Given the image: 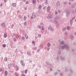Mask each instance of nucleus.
Masks as SVG:
<instances>
[{
  "mask_svg": "<svg viewBox=\"0 0 76 76\" xmlns=\"http://www.w3.org/2000/svg\"><path fill=\"white\" fill-rule=\"evenodd\" d=\"M23 1H25V0H23Z\"/></svg>",
  "mask_w": 76,
  "mask_h": 76,
  "instance_id": "obj_50",
  "label": "nucleus"
},
{
  "mask_svg": "<svg viewBox=\"0 0 76 76\" xmlns=\"http://www.w3.org/2000/svg\"><path fill=\"white\" fill-rule=\"evenodd\" d=\"M60 4V3L59 2H58V3L57 4V5H58L59 4Z\"/></svg>",
  "mask_w": 76,
  "mask_h": 76,
  "instance_id": "obj_29",
  "label": "nucleus"
},
{
  "mask_svg": "<svg viewBox=\"0 0 76 76\" xmlns=\"http://www.w3.org/2000/svg\"><path fill=\"white\" fill-rule=\"evenodd\" d=\"M50 30H51L52 31H53V29L52 28H51Z\"/></svg>",
  "mask_w": 76,
  "mask_h": 76,
  "instance_id": "obj_26",
  "label": "nucleus"
},
{
  "mask_svg": "<svg viewBox=\"0 0 76 76\" xmlns=\"http://www.w3.org/2000/svg\"><path fill=\"white\" fill-rule=\"evenodd\" d=\"M5 73L6 76H7V74H8L7 71H5Z\"/></svg>",
  "mask_w": 76,
  "mask_h": 76,
  "instance_id": "obj_5",
  "label": "nucleus"
},
{
  "mask_svg": "<svg viewBox=\"0 0 76 76\" xmlns=\"http://www.w3.org/2000/svg\"><path fill=\"white\" fill-rule=\"evenodd\" d=\"M1 26L3 28H5V24L4 23H3L2 24Z\"/></svg>",
  "mask_w": 76,
  "mask_h": 76,
  "instance_id": "obj_3",
  "label": "nucleus"
},
{
  "mask_svg": "<svg viewBox=\"0 0 76 76\" xmlns=\"http://www.w3.org/2000/svg\"><path fill=\"white\" fill-rule=\"evenodd\" d=\"M67 46V45H65V46Z\"/></svg>",
  "mask_w": 76,
  "mask_h": 76,
  "instance_id": "obj_53",
  "label": "nucleus"
},
{
  "mask_svg": "<svg viewBox=\"0 0 76 76\" xmlns=\"http://www.w3.org/2000/svg\"><path fill=\"white\" fill-rule=\"evenodd\" d=\"M24 10H27V8H25L24 9Z\"/></svg>",
  "mask_w": 76,
  "mask_h": 76,
  "instance_id": "obj_41",
  "label": "nucleus"
},
{
  "mask_svg": "<svg viewBox=\"0 0 76 76\" xmlns=\"http://www.w3.org/2000/svg\"><path fill=\"white\" fill-rule=\"evenodd\" d=\"M32 44H35V42L34 41H33L32 42Z\"/></svg>",
  "mask_w": 76,
  "mask_h": 76,
  "instance_id": "obj_23",
  "label": "nucleus"
},
{
  "mask_svg": "<svg viewBox=\"0 0 76 76\" xmlns=\"http://www.w3.org/2000/svg\"><path fill=\"white\" fill-rule=\"evenodd\" d=\"M36 2V0H32V3H35Z\"/></svg>",
  "mask_w": 76,
  "mask_h": 76,
  "instance_id": "obj_7",
  "label": "nucleus"
},
{
  "mask_svg": "<svg viewBox=\"0 0 76 76\" xmlns=\"http://www.w3.org/2000/svg\"><path fill=\"white\" fill-rule=\"evenodd\" d=\"M59 18L58 17H57L56 18V20H57L58 19H59Z\"/></svg>",
  "mask_w": 76,
  "mask_h": 76,
  "instance_id": "obj_17",
  "label": "nucleus"
},
{
  "mask_svg": "<svg viewBox=\"0 0 76 76\" xmlns=\"http://www.w3.org/2000/svg\"><path fill=\"white\" fill-rule=\"evenodd\" d=\"M67 15V14H66Z\"/></svg>",
  "mask_w": 76,
  "mask_h": 76,
  "instance_id": "obj_64",
  "label": "nucleus"
},
{
  "mask_svg": "<svg viewBox=\"0 0 76 76\" xmlns=\"http://www.w3.org/2000/svg\"><path fill=\"white\" fill-rule=\"evenodd\" d=\"M55 23H57V22L56 21L55 22Z\"/></svg>",
  "mask_w": 76,
  "mask_h": 76,
  "instance_id": "obj_32",
  "label": "nucleus"
},
{
  "mask_svg": "<svg viewBox=\"0 0 76 76\" xmlns=\"http://www.w3.org/2000/svg\"><path fill=\"white\" fill-rule=\"evenodd\" d=\"M31 19L35 18V13H33L32 14V17H31Z\"/></svg>",
  "mask_w": 76,
  "mask_h": 76,
  "instance_id": "obj_1",
  "label": "nucleus"
},
{
  "mask_svg": "<svg viewBox=\"0 0 76 76\" xmlns=\"http://www.w3.org/2000/svg\"><path fill=\"white\" fill-rule=\"evenodd\" d=\"M25 37L26 39H28V35L27 34H25Z\"/></svg>",
  "mask_w": 76,
  "mask_h": 76,
  "instance_id": "obj_9",
  "label": "nucleus"
},
{
  "mask_svg": "<svg viewBox=\"0 0 76 76\" xmlns=\"http://www.w3.org/2000/svg\"><path fill=\"white\" fill-rule=\"evenodd\" d=\"M43 9H45V7H44Z\"/></svg>",
  "mask_w": 76,
  "mask_h": 76,
  "instance_id": "obj_47",
  "label": "nucleus"
},
{
  "mask_svg": "<svg viewBox=\"0 0 76 76\" xmlns=\"http://www.w3.org/2000/svg\"><path fill=\"white\" fill-rule=\"evenodd\" d=\"M22 39L23 40H24V39H25V37H22Z\"/></svg>",
  "mask_w": 76,
  "mask_h": 76,
  "instance_id": "obj_24",
  "label": "nucleus"
},
{
  "mask_svg": "<svg viewBox=\"0 0 76 76\" xmlns=\"http://www.w3.org/2000/svg\"><path fill=\"white\" fill-rule=\"evenodd\" d=\"M34 76H37V75H34Z\"/></svg>",
  "mask_w": 76,
  "mask_h": 76,
  "instance_id": "obj_54",
  "label": "nucleus"
},
{
  "mask_svg": "<svg viewBox=\"0 0 76 76\" xmlns=\"http://www.w3.org/2000/svg\"><path fill=\"white\" fill-rule=\"evenodd\" d=\"M26 4H28V1H26Z\"/></svg>",
  "mask_w": 76,
  "mask_h": 76,
  "instance_id": "obj_31",
  "label": "nucleus"
},
{
  "mask_svg": "<svg viewBox=\"0 0 76 76\" xmlns=\"http://www.w3.org/2000/svg\"><path fill=\"white\" fill-rule=\"evenodd\" d=\"M39 9H41V5H40L39 6Z\"/></svg>",
  "mask_w": 76,
  "mask_h": 76,
  "instance_id": "obj_16",
  "label": "nucleus"
},
{
  "mask_svg": "<svg viewBox=\"0 0 76 76\" xmlns=\"http://www.w3.org/2000/svg\"><path fill=\"white\" fill-rule=\"evenodd\" d=\"M66 28H65V29H64V28H63V31H64V30Z\"/></svg>",
  "mask_w": 76,
  "mask_h": 76,
  "instance_id": "obj_44",
  "label": "nucleus"
},
{
  "mask_svg": "<svg viewBox=\"0 0 76 76\" xmlns=\"http://www.w3.org/2000/svg\"><path fill=\"white\" fill-rule=\"evenodd\" d=\"M38 27H39V28H40V26H38Z\"/></svg>",
  "mask_w": 76,
  "mask_h": 76,
  "instance_id": "obj_49",
  "label": "nucleus"
},
{
  "mask_svg": "<svg viewBox=\"0 0 76 76\" xmlns=\"http://www.w3.org/2000/svg\"><path fill=\"white\" fill-rule=\"evenodd\" d=\"M23 61H21V64H22V65H23V66H24L25 65V64L24 63H23Z\"/></svg>",
  "mask_w": 76,
  "mask_h": 76,
  "instance_id": "obj_6",
  "label": "nucleus"
},
{
  "mask_svg": "<svg viewBox=\"0 0 76 76\" xmlns=\"http://www.w3.org/2000/svg\"><path fill=\"white\" fill-rule=\"evenodd\" d=\"M22 76H25V75L24 74H23V75H22Z\"/></svg>",
  "mask_w": 76,
  "mask_h": 76,
  "instance_id": "obj_39",
  "label": "nucleus"
},
{
  "mask_svg": "<svg viewBox=\"0 0 76 76\" xmlns=\"http://www.w3.org/2000/svg\"><path fill=\"white\" fill-rule=\"evenodd\" d=\"M61 44H64V42H61Z\"/></svg>",
  "mask_w": 76,
  "mask_h": 76,
  "instance_id": "obj_25",
  "label": "nucleus"
},
{
  "mask_svg": "<svg viewBox=\"0 0 76 76\" xmlns=\"http://www.w3.org/2000/svg\"><path fill=\"white\" fill-rule=\"evenodd\" d=\"M44 29L43 28H42V30H43Z\"/></svg>",
  "mask_w": 76,
  "mask_h": 76,
  "instance_id": "obj_33",
  "label": "nucleus"
},
{
  "mask_svg": "<svg viewBox=\"0 0 76 76\" xmlns=\"http://www.w3.org/2000/svg\"><path fill=\"white\" fill-rule=\"evenodd\" d=\"M2 71V69L1 68H0V72H1Z\"/></svg>",
  "mask_w": 76,
  "mask_h": 76,
  "instance_id": "obj_27",
  "label": "nucleus"
},
{
  "mask_svg": "<svg viewBox=\"0 0 76 76\" xmlns=\"http://www.w3.org/2000/svg\"><path fill=\"white\" fill-rule=\"evenodd\" d=\"M28 55H29V56H31V54L30 53H28Z\"/></svg>",
  "mask_w": 76,
  "mask_h": 76,
  "instance_id": "obj_18",
  "label": "nucleus"
},
{
  "mask_svg": "<svg viewBox=\"0 0 76 76\" xmlns=\"http://www.w3.org/2000/svg\"><path fill=\"white\" fill-rule=\"evenodd\" d=\"M55 14L57 15V12H55Z\"/></svg>",
  "mask_w": 76,
  "mask_h": 76,
  "instance_id": "obj_37",
  "label": "nucleus"
},
{
  "mask_svg": "<svg viewBox=\"0 0 76 76\" xmlns=\"http://www.w3.org/2000/svg\"><path fill=\"white\" fill-rule=\"evenodd\" d=\"M0 6H1V7H2V4H1L0 5Z\"/></svg>",
  "mask_w": 76,
  "mask_h": 76,
  "instance_id": "obj_36",
  "label": "nucleus"
},
{
  "mask_svg": "<svg viewBox=\"0 0 76 76\" xmlns=\"http://www.w3.org/2000/svg\"><path fill=\"white\" fill-rule=\"evenodd\" d=\"M75 22H76V20H75Z\"/></svg>",
  "mask_w": 76,
  "mask_h": 76,
  "instance_id": "obj_62",
  "label": "nucleus"
},
{
  "mask_svg": "<svg viewBox=\"0 0 76 76\" xmlns=\"http://www.w3.org/2000/svg\"><path fill=\"white\" fill-rule=\"evenodd\" d=\"M27 71H28V70H25V71H24L25 73L26 74H27Z\"/></svg>",
  "mask_w": 76,
  "mask_h": 76,
  "instance_id": "obj_12",
  "label": "nucleus"
},
{
  "mask_svg": "<svg viewBox=\"0 0 76 76\" xmlns=\"http://www.w3.org/2000/svg\"><path fill=\"white\" fill-rule=\"evenodd\" d=\"M72 20H70V24H72Z\"/></svg>",
  "mask_w": 76,
  "mask_h": 76,
  "instance_id": "obj_21",
  "label": "nucleus"
},
{
  "mask_svg": "<svg viewBox=\"0 0 76 76\" xmlns=\"http://www.w3.org/2000/svg\"><path fill=\"white\" fill-rule=\"evenodd\" d=\"M48 10H50V6H48Z\"/></svg>",
  "mask_w": 76,
  "mask_h": 76,
  "instance_id": "obj_14",
  "label": "nucleus"
},
{
  "mask_svg": "<svg viewBox=\"0 0 76 76\" xmlns=\"http://www.w3.org/2000/svg\"><path fill=\"white\" fill-rule=\"evenodd\" d=\"M14 42H15L16 41V39H14Z\"/></svg>",
  "mask_w": 76,
  "mask_h": 76,
  "instance_id": "obj_38",
  "label": "nucleus"
},
{
  "mask_svg": "<svg viewBox=\"0 0 76 76\" xmlns=\"http://www.w3.org/2000/svg\"><path fill=\"white\" fill-rule=\"evenodd\" d=\"M48 46L49 47L50 45V43H48Z\"/></svg>",
  "mask_w": 76,
  "mask_h": 76,
  "instance_id": "obj_13",
  "label": "nucleus"
},
{
  "mask_svg": "<svg viewBox=\"0 0 76 76\" xmlns=\"http://www.w3.org/2000/svg\"><path fill=\"white\" fill-rule=\"evenodd\" d=\"M13 6L14 7H15V6H16V4L15 3L13 4Z\"/></svg>",
  "mask_w": 76,
  "mask_h": 76,
  "instance_id": "obj_11",
  "label": "nucleus"
},
{
  "mask_svg": "<svg viewBox=\"0 0 76 76\" xmlns=\"http://www.w3.org/2000/svg\"><path fill=\"white\" fill-rule=\"evenodd\" d=\"M72 38L73 39V37H71V39H72Z\"/></svg>",
  "mask_w": 76,
  "mask_h": 76,
  "instance_id": "obj_52",
  "label": "nucleus"
},
{
  "mask_svg": "<svg viewBox=\"0 0 76 76\" xmlns=\"http://www.w3.org/2000/svg\"><path fill=\"white\" fill-rule=\"evenodd\" d=\"M70 1H71V0L72 1H73L74 0H70Z\"/></svg>",
  "mask_w": 76,
  "mask_h": 76,
  "instance_id": "obj_56",
  "label": "nucleus"
},
{
  "mask_svg": "<svg viewBox=\"0 0 76 76\" xmlns=\"http://www.w3.org/2000/svg\"><path fill=\"white\" fill-rule=\"evenodd\" d=\"M24 24L25 25H26L27 24V23L26 22L24 23Z\"/></svg>",
  "mask_w": 76,
  "mask_h": 76,
  "instance_id": "obj_28",
  "label": "nucleus"
},
{
  "mask_svg": "<svg viewBox=\"0 0 76 76\" xmlns=\"http://www.w3.org/2000/svg\"><path fill=\"white\" fill-rule=\"evenodd\" d=\"M52 18V15L50 14H49L48 16V19H51Z\"/></svg>",
  "mask_w": 76,
  "mask_h": 76,
  "instance_id": "obj_2",
  "label": "nucleus"
},
{
  "mask_svg": "<svg viewBox=\"0 0 76 76\" xmlns=\"http://www.w3.org/2000/svg\"><path fill=\"white\" fill-rule=\"evenodd\" d=\"M65 3H66V2H65V3H64V4H66Z\"/></svg>",
  "mask_w": 76,
  "mask_h": 76,
  "instance_id": "obj_55",
  "label": "nucleus"
},
{
  "mask_svg": "<svg viewBox=\"0 0 76 76\" xmlns=\"http://www.w3.org/2000/svg\"><path fill=\"white\" fill-rule=\"evenodd\" d=\"M74 7V5H72V8H73V7Z\"/></svg>",
  "mask_w": 76,
  "mask_h": 76,
  "instance_id": "obj_42",
  "label": "nucleus"
},
{
  "mask_svg": "<svg viewBox=\"0 0 76 76\" xmlns=\"http://www.w3.org/2000/svg\"><path fill=\"white\" fill-rule=\"evenodd\" d=\"M3 47H5L6 46L4 44L3 45Z\"/></svg>",
  "mask_w": 76,
  "mask_h": 76,
  "instance_id": "obj_15",
  "label": "nucleus"
},
{
  "mask_svg": "<svg viewBox=\"0 0 76 76\" xmlns=\"http://www.w3.org/2000/svg\"><path fill=\"white\" fill-rule=\"evenodd\" d=\"M12 27H13L14 26V25L13 24H12Z\"/></svg>",
  "mask_w": 76,
  "mask_h": 76,
  "instance_id": "obj_46",
  "label": "nucleus"
},
{
  "mask_svg": "<svg viewBox=\"0 0 76 76\" xmlns=\"http://www.w3.org/2000/svg\"><path fill=\"white\" fill-rule=\"evenodd\" d=\"M17 70H19V68L18 66H17Z\"/></svg>",
  "mask_w": 76,
  "mask_h": 76,
  "instance_id": "obj_19",
  "label": "nucleus"
},
{
  "mask_svg": "<svg viewBox=\"0 0 76 76\" xmlns=\"http://www.w3.org/2000/svg\"><path fill=\"white\" fill-rule=\"evenodd\" d=\"M12 66V65L11 64H9V66H8V67L9 69H10L11 68Z\"/></svg>",
  "mask_w": 76,
  "mask_h": 76,
  "instance_id": "obj_4",
  "label": "nucleus"
},
{
  "mask_svg": "<svg viewBox=\"0 0 76 76\" xmlns=\"http://www.w3.org/2000/svg\"><path fill=\"white\" fill-rule=\"evenodd\" d=\"M75 35H76V33H75Z\"/></svg>",
  "mask_w": 76,
  "mask_h": 76,
  "instance_id": "obj_57",
  "label": "nucleus"
},
{
  "mask_svg": "<svg viewBox=\"0 0 76 76\" xmlns=\"http://www.w3.org/2000/svg\"><path fill=\"white\" fill-rule=\"evenodd\" d=\"M67 29H68V30H69L70 29V28H69V27H67Z\"/></svg>",
  "mask_w": 76,
  "mask_h": 76,
  "instance_id": "obj_20",
  "label": "nucleus"
},
{
  "mask_svg": "<svg viewBox=\"0 0 76 76\" xmlns=\"http://www.w3.org/2000/svg\"><path fill=\"white\" fill-rule=\"evenodd\" d=\"M28 17H29V15H28Z\"/></svg>",
  "mask_w": 76,
  "mask_h": 76,
  "instance_id": "obj_58",
  "label": "nucleus"
},
{
  "mask_svg": "<svg viewBox=\"0 0 76 76\" xmlns=\"http://www.w3.org/2000/svg\"><path fill=\"white\" fill-rule=\"evenodd\" d=\"M26 16H25L24 17V20H26Z\"/></svg>",
  "mask_w": 76,
  "mask_h": 76,
  "instance_id": "obj_10",
  "label": "nucleus"
},
{
  "mask_svg": "<svg viewBox=\"0 0 76 76\" xmlns=\"http://www.w3.org/2000/svg\"><path fill=\"white\" fill-rule=\"evenodd\" d=\"M58 12L59 13L60 12V10H58Z\"/></svg>",
  "mask_w": 76,
  "mask_h": 76,
  "instance_id": "obj_35",
  "label": "nucleus"
},
{
  "mask_svg": "<svg viewBox=\"0 0 76 76\" xmlns=\"http://www.w3.org/2000/svg\"><path fill=\"white\" fill-rule=\"evenodd\" d=\"M19 18H22V17H21V16H19Z\"/></svg>",
  "mask_w": 76,
  "mask_h": 76,
  "instance_id": "obj_40",
  "label": "nucleus"
},
{
  "mask_svg": "<svg viewBox=\"0 0 76 76\" xmlns=\"http://www.w3.org/2000/svg\"><path fill=\"white\" fill-rule=\"evenodd\" d=\"M72 12V13H74V12Z\"/></svg>",
  "mask_w": 76,
  "mask_h": 76,
  "instance_id": "obj_59",
  "label": "nucleus"
},
{
  "mask_svg": "<svg viewBox=\"0 0 76 76\" xmlns=\"http://www.w3.org/2000/svg\"><path fill=\"white\" fill-rule=\"evenodd\" d=\"M15 75H17V73H15Z\"/></svg>",
  "mask_w": 76,
  "mask_h": 76,
  "instance_id": "obj_45",
  "label": "nucleus"
},
{
  "mask_svg": "<svg viewBox=\"0 0 76 76\" xmlns=\"http://www.w3.org/2000/svg\"><path fill=\"white\" fill-rule=\"evenodd\" d=\"M64 47H62V49H64Z\"/></svg>",
  "mask_w": 76,
  "mask_h": 76,
  "instance_id": "obj_48",
  "label": "nucleus"
},
{
  "mask_svg": "<svg viewBox=\"0 0 76 76\" xmlns=\"http://www.w3.org/2000/svg\"><path fill=\"white\" fill-rule=\"evenodd\" d=\"M49 49H50V48H48V50H49Z\"/></svg>",
  "mask_w": 76,
  "mask_h": 76,
  "instance_id": "obj_34",
  "label": "nucleus"
},
{
  "mask_svg": "<svg viewBox=\"0 0 76 76\" xmlns=\"http://www.w3.org/2000/svg\"><path fill=\"white\" fill-rule=\"evenodd\" d=\"M7 37V35L6 34H4V37L5 38H6Z\"/></svg>",
  "mask_w": 76,
  "mask_h": 76,
  "instance_id": "obj_8",
  "label": "nucleus"
},
{
  "mask_svg": "<svg viewBox=\"0 0 76 76\" xmlns=\"http://www.w3.org/2000/svg\"><path fill=\"white\" fill-rule=\"evenodd\" d=\"M71 4V3H70V2L69 3V4Z\"/></svg>",
  "mask_w": 76,
  "mask_h": 76,
  "instance_id": "obj_51",
  "label": "nucleus"
},
{
  "mask_svg": "<svg viewBox=\"0 0 76 76\" xmlns=\"http://www.w3.org/2000/svg\"><path fill=\"white\" fill-rule=\"evenodd\" d=\"M4 60L7 61V58H5Z\"/></svg>",
  "mask_w": 76,
  "mask_h": 76,
  "instance_id": "obj_22",
  "label": "nucleus"
},
{
  "mask_svg": "<svg viewBox=\"0 0 76 76\" xmlns=\"http://www.w3.org/2000/svg\"><path fill=\"white\" fill-rule=\"evenodd\" d=\"M38 37H41V35H40V34H39V35H38Z\"/></svg>",
  "mask_w": 76,
  "mask_h": 76,
  "instance_id": "obj_30",
  "label": "nucleus"
},
{
  "mask_svg": "<svg viewBox=\"0 0 76 76\" xmlns=\"http://www.w3.org/2000/svg\"><path fill=\"white\" fill-rule=\"evenodd\" d=\"M4 1L5 2L6 1V0H4Z\"/></svg>",
  "mask_w": 76,
  "mask_h": 76,
  "instance_id": "obj_43",
  "label": "nucleus"
},
{
  "mask_svg": "<svg viewBox=\"0 0 76 76\" xmlns=\"http://www.w3.org/2000/svg\"><path fill=\"white\" fill-rule=\"evenodd\" d=\"M0 13H1V11H0Z\"/></svg>",
  "mask_w": 76,
  "mask_h": 76,
  "instance_id": "obj_63",
  "label": "nucleus"
},
{
  "mask_svg": "<svg viewBox=\"0 0 76 76\" xmlns=\"http://www.w3.org/2000/svg\"><path fill=\"white\" fill-rule=\"evenodd\" d=\"M16 76H18V75H16Z\"/></svg>",
  "mask_w": 76,
  "mask_h": 76,
  "instance_id": "obj_60",
  "label": "nucleus"
},
{
  "mask_svg": "<svg viewBox=\"0 0 76 76\" xmlns=\"http://www.w3.org/2000/svg\"><path fill=\"white\" fill-rule=\"evenodd\" d=\"M74 18V19H75V18H74H74Z\"/></svg>",
  "mask_w": 76,
  "mask_h": 76,
  "instance_id": "obj_61",
  "label": "nucleus"
}]
</instances>
